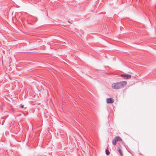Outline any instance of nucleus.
<instances>
[{"label": "nucleus", "instance_id": "3", "mask_svg": "<svg viewBox=\"0 0 156 156\" xmlns=\"http://www.w3.org/2000/svg\"><path fill=\"white\" fill-rule=\"evenodd\" d=\"M121 76L125 79H129L131 77V76L129 74H121Z\"/></svg>", "mask_w": 156, "mask_h": 156}, {"label": "nucleus", "instance_id": "6", "mask_svg": "<svg viewBox=\"0 0 156 156\" xmlns=\"http://www.w3.org/2000/svg\"><path fill=\"white\" fill-rule=\"evenodd\" d=\"M118 151L120 153V155L121 156H122V151L120 149H119L118 150Z\"/></svg>", "mask_w": 156, "mask_h": 156}, {"label": "nucleus", "instance_id": "4", "mask_svg": "<svg viewBox=\"0 0 156 156\" xmlns=\"http://www.w3.org/2000/svg\"><path fill=\"white\" fill-rule=\"evenodd\" d=\"M114 101V99L112 98H108L106 99V102L107 103H112Z\"/></svg>", "mask_w": 156, "mask_h": 156}, {"label": "nucleus", "instance_id": "5", "mask_svg": "<svg viewBox=\"0 0 156 156\" xmlns=\"http://www.w3.org/2000/svg\"><path fill=\"white\" fill-rule=\"evenodd\" d=\"M105 153L107 155H108L110 154V153L108 150L106 149H105Z\"/></svg>", "mask_w": 156, "mask_h": 156}, {"label": "nucleus", "instance_id": "2", "mask_svg": "<svg viewBox=\"0 0 156 156\" xmlns=\"http://www.w3.org/2000/svg\"><path fill=\"white\" fill-rule=\"evenodd\" d=\"M122 141V139L119 136H117L115 137L114 139L112 140V144L114 145H116L117 142L118 141Z\"/></svg>", "mask_w": 156, "mask_h": 156}, {"label": "nucleus", "instance_id": "1", "mask_svg": "<svg viewBox=\"0 0 156 156\" xmlns=\"http://www.w3.org/2000/svg\"><path fill=\"white\" fill-rule=\"evenodd\" d=\"M126 84L127 82L125 81H120L113 83L112 85V87L114 89H119L124 87Z\"/></svg>", "mask_w": 156, "mask_h": 156}, {"label": "nucleus", "instance_id": "8", "mask_svg": "<svg viewBox=\"0 0 156 156\" xmlns=\"http://www.w3.org/2000/svg\"><path fill=\"white\" fill-rule=\"evenodd\" d=\"M68 22L69 23V21H68Z\"/></svg>", "mask_w": 156, "mask_h": 156}, {"label": "nucleus", "instance_id": "7", "mask_svg": "<svg viewBox=\"0 0 156 156\" xmlns=\"http://www.w3.org/2000/svg\"><path fill=\"white\" fill-rule=\"evenodd\" d=\"M24 107V105H21V107L22 108H23Z\"/></svg>", "mask_w": 156, "mask_h": 156}]
</instances>
